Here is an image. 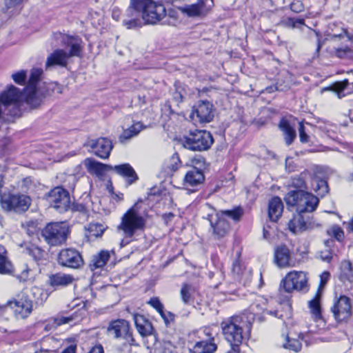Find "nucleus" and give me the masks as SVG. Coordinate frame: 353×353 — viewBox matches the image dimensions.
I'll return each instance as SVG.
<instances>
[{
	"mask_svg": "<svg viewBox=\"0 0 353 353\" xmlns=\"http://www.w3.org/2000/svg\"><path fill=\"white\" fill-rule=\"evenodd\" d=\"M166 16L164 6L153 0H130L123 24L128 29L156 24Z\"/></svg>",
	"mask_w": 353,
	"mask_h": 353,
	"instance_id": "nucleus-1",
	"label": "nucleus"
},
{
	"mask_svg": "<svg viewBox=\"0 0 353 353\" xmlns=\"http://www.w3.org/2000/svg\"><path fill=\"white\" fill-rule=\"evenodd\" d=\"M43 72V70L40 68H34L30 70L23 92L14 85H10L3 92H1V103L13 105L17 108H21L24 104L32 108L39 107L41 104V98L36 90V84L39 81Z\"/></svg>",
	"mask_w": 353,
	"mask_h": 353,
	"instance_id": "nucleus-2",
	"label": "nucleus"
},
{
	"mask_svg": "<svg viewBox=\"0 0 353 353\" xmlns=\"http://www.w3.org/2000/svg\"><path fill=\"white\" fill-rule=\"evenodd\" d=\"M255 316L252 312L231 316L221 323L225 340L230 346L225 353H240L243 341L250 332Z\"/></svg>",
	"mask_w": 353,
	"mask_h": 353,
	"instance_id": "nucleus-3",
	"label": "nucleus"
},
{
	"mask_svg": "<svg viewBox=\"0 0 353 353\" xmlns=\"http://www.w3.org/2000/svg\"><path fill=\"white\" fill-rule=\"evenodd\" d=\"M58 35L62 37L63 44L69 48V52L64 50L57 49L48 55L46 61V69L49 70L55 66L66 67L70 58L73 57H80L82 50L81 39L79 37H70L68 35Z\"/></svg>",
	"mask_w": 353,
	"mask_h": 353,
	"instance_id": "nucleus-4",
	"label": "nucleus"
},
{
	"mask_svg": "<svg viewBox=\"0 0 353 353\" xmlns=\"http://www.w3.org/2000/svg\"><path fill=\"white\" fill-rule=\"evenodd\" d=\"M243 214V209L237 208L233 210L221 211L214 214H208V219L216 238L224 237L230 230V226L225 218L226 216L237 221L240 220Z\"/></svg>",
	"mask_w": 353,
	"mask_h": 353,
	"instance_id": "nucleus-5",
	"label": "nucleus"
},
{
	"mask_svg": "<svg viewBox=\"0 0 353 353\" xmlns=\"http://www.w3.org/2000/svg\"><path fill=\"white\" fill-rule=\"evenodd\" d=\"M284 199L288 206L296 207L298 213L312 212L319 204L316 196L301 190L290 191Z\"/></svg>",
	"mask_w": 353,
	"mask_h": 353,
	"instance_id": "nucleus-6",
	"label": "nucleus"
},
{
	"mask_svg": "<svg viewBox=\"0 0 353 353\" xmlns=\"http://www.w3.org/2000/svg\"><path fill=\"white\" fill-rule=\"evenodd\" d=\"M105 333L113 339L123 340L125 347L136 345L130 324L125 319H118L109 322Z\"/></svg>",
	"mask_w": 353,
	"mask_h": 353,
	"instance_id": "nucleus-7",
	"label": "nucleus"
},
{
	"mask_svg": "<svg viewBox=\"0 0 353 353\" xmlns=\"http://www.w3.org/2000/svg\"><path fill=\"white\" fill-rule=\"evenodd\" d=\"M11 309L17 319H26L32 312V301L29 299L28 296L21 292L12 298L2 306L1 312Z\"/></svg>",
	"mask_w": 353,
	"mask_h": 353,
	"instance_id": "nucleus-8",
	"label": "nucleus"
},
{
	"mask_svg": "<svg viewBox=\"0 0 353 353\" xmlns=\"http://www.w3.org/2000/svg\"><path fill=\"white\" fill-rule=\"evenodd\" d=\"M184 148L194 151L208 150L214 142L211 133L206 130H195L181 140Z\"/></svg>",
	"mask_w": 353,
	"mask_h": 353,
	"instance_id": "nucleus-9",
	"label": "nucleus"
},
{
	"mask_svg": "<svg viewBox=\"0 0 353 353\" xmlns=\"http://www.w3.org/2000/svg\"><path fill=\"white\" fill-rule=\"evenodd\" d=\"M145 224L143 217L132 207L123 215L118 230H121L126 237L131 238L137 230H143Z\"/></svg>",
	"mask_w": 353,
	"mask_h": 353,
	"instance_id": "nucleus-10",
	"label": "nucleus"
},
{
	"mask_svg": "<svg viewBox=\"0 0 353 353\" xmlns=\"http://www.w3.org/2000/svg\"><path fill=\"white\" fill-rule=\"evenodd\" d=\"M69 233V227L67 223H50L42 230V236L46 241L50 245H59L64 243Z\"/></svg>",
	"mask_w": 353,
	"mask_h": 353,
	"instance_id": "nucleus-11",
	"label": "nucleus"
},
{
	"mask_svg": "<svg viewBox=\"0 0 353 353\" xmlns=\"http://www.w3.org/2000/svg\"><path fill=\"white\" fill-rule=\"evenodd\" d=\"M327 39L332 43L336 56L343 58L350 52L346 43L353 40V30L341 28L339 32L330 34Z\"/></svg>",
	"mask_w": 353,
	"mask_h": 353,
	"instance_id": "nucleus-12",
	"label": "nucleus"
},
{
	"mask_svg": "<svg viewBox=\"0 0 353 353\" xmlns=\"http://www.w3.org/2000/svg\"><path fill=\"white\" fill-rule=\"evenodd\" d=\"M31 204V199L24 194L1 196V208L8 212L22 213L27 211Z\"/></svg>",
	"mask_w": 353,
	"mask_h": 353,
	"instance_id": "nucleus-13",
	"label": "nucleus"
},
{
	"mask_svg": "<svg viewBox=\"0 0 353 353\" xmlns=\"http://www.w3.org/2000/svg\"><path fill=\"white\" fill-rule=\"evenodd\" d=\"M47 201L51 207L60 213L67 211L70 204V194L61 187H56L47 195Z\"/></svg>",
	"mask_w": 353,
	"mask_h": 353,
	"instance_id": "nucleus-14",
	"label": "nucleus"
},
{
	"mask_svg": "<svg viewBox=\"0 0 353 353\" xmlns=\"http://www.w3.org/2000/svg\"><path fill=\"white\" fill-rule=\"evenodd\" d=\"M282 285L287 292L303 290L307 288L306 273L302 271H292L282 280Z\"/></svg>",
	"mask_w": 353,
	"mask_h": 353,
	"instance_id": "nucleus-15",
	"label": "nucleus"
},
{
	"mask_svg": "<svg viewBox=\"0 0 353 353\" xmlns=\"http://www.w3.org/2000/svg\"><path fill=\"white\" fill-rule=\"evenodd\" d=\"M190 118L194 123H210L214 118L213 105L208 101H200L192 108Z\"/></svg>",
	"mask_w": 353,
	"mask_h": 353,
	"instance_id": "nucleus-16",
	"label": "nucleus"
},
{
	"mask_svg": "<svg viewBox=\"0 0 353 353\" xmlns=\"http://www.w3.org/2000/svg\"><path fill=\"white\" fill-rule=\"evenodd\" d=\"M352 302L350 298L345 295H341L336 299L331 310L334 319L339 321H345L352 316Z\"/></svg>",
	"mask_w": 353,
	"mask_h": 353,
	"instance_id": "nucleus-17",
	"label": "nucleus"
},
{
	"mask_svg": "<svg viewBox=\"0 0 353 353\" xmlns=\"http://www.w3.org/2000/svg\"><path fill=\"white\" fill-rule=\"evenodd\" d=\"M58 262L64 267L78 268L83 264V259L77 250L68 248L60 252Z\"/></svg>",
	"mask_w": 353,
	"mask_h": 353,
	"instance_id": "nucleus-18",
	"label": "nucleus"
},
{
	"mask_svg": "<svg viewBox=\"0 0 353 353\" xmlns=\"http://www.w3.org/2000/svg\"><path fill=\"white\" fill-rule=\"evenodd\" d=\"M87 145L92 149L96 156L104 159L109 157L113 148L111 141L103 137L88 141Z\"/></svg>",
	"mask_w": 353,
	"mask_h": 353,
	"instance_id": "nucleus-19",
	"label": "nucleus"
},
{
	"mask_svg": "<svg viewBox=\"0 0 353 353\" xmlns=\"http://www.w3.org/2000/svg\"><path fill=\"white\" fill-rule=\"evenodd\" d=\"M213 5V0H198L196 3L185 6L181 10L188 17H196L205 15Z\"/></svg>",
	"mask_w": 353,
	"mask_h": 353,
	"instance_id": "nucleus-20",
	"label": "nucleus"
},
{
	"mask_svg": "<svg viewBox=\"0 0 353 353\" xmlns=\"http://www.w3.org/2000/svg\"><path fill=\"white\" fill-rule=\"evenodd\" d=\"M291 252L286 245H279L274 249V263L281 268L292 266Z\"/></svg>",
	"mask_w": 353,
	"mask_h": 353,
	"instance_id": "nucleus-21",
	"label": "nucleus"
},
{
	"mask_svg": "<svg viewBox=\"0 0 353 353\" xmlns=\"http://www.w3.org/2000/svg\"><path fill=\"white\" fill-rule=\"evenodd\" d=\"M41 78V77L36 84V90L38 92V95L41 98V101L47 96L62 93L63 87L61 85L56 82L43 83L41 84L40 83Z\"/></svg>",
	"mask_w": 353,
	"mask_h": 353,
	"instance_id": "nucleus-22",
	"label": "nucleus"
},
{
	"mask_svg": "<svg viewBox=\"0 0 353 353\" xmlns=\"http://www.w3.org/2000/svg\"><path fill=\"white\" fill-rule=\"evenodd\" d=\"M74 281L72 275L63 272L51 274L49 276L48 284L54 289L65 288L71 285Z\"/></svg>",
	"mask_w": 353,
	"mask_h": 353,
	"instance_id": "nucleus-23",
	"label": "nucleus"
},
{
	"mask_svg": "<svg viewBox=\"0 0 353 353\" xmlns=\"http://www.w3.org/2000/svg\"><path fill=\"white\" fill-rule=\"evenodd\" d=\"M206 335L208 336V340L196 342L190 349L192 353H213L216 350L217 346L213 342L214 338L208 333Z\"/></svg>",
	"mask_w": 353,
	"mask_h": 353,
	"instance_id": "nucleus-24",
	"label": "nucleus"
},
{
	"mask_svg": "<svg viewBox=\"0 0 353 353\" xmlns=\"http://www.w3.org/2000/svg\"><path fill=\"white\" fill-rule=\"evenodd\" d=\"M133 319L136 328L141 336H145L152 334L153 327L152 323L143 315L134 314H133Z\"/></svg>",
	"mask_w": 353,
	"mask_h": 353,
	"instance_id": "nucleus-25",
	"label": "nucleus"
},
{
	"mask_svg": "<svg viewBox=\"0 0 353 353\" xmlns=\"http://www.w3.org/2000/svg\"><path fill=\"white\" fill-rule=\"evenodd\" d=\"M205 179L203 172L196 168L188 171L184 177V185L188 187H194L201 184Z\"/></svg>",
	"mask_w": 353,
	"mask_h": 353,
	"instance_id": "nucleus-26",
	"label": "nucleus"
},
{
	"mask_svg": "<svg viewBox=\"0 0 353 353\" xmlns=\"http://www.w3.org/2000/svg\"><path fill=\"white\" fill-rule=\"evenodd\" d=\"M283 210V204L281 199L275 196L269 202L268 216L272 221L276 222L281 216Z\"/></svg>",
	"mask_w": 353,
	"mask_h": 353,
	"instance_id": "nucleus-27",
	"label": "nucleus"
},
{
	"mask_svg": "<svg viewBox=\"0 0 353 353\" xmlns=\"http://www.w3.org/2000/svg\"><path fill=\"white\" fill-rule=\"evenodd\" d=\"M84 165L89 172L97 175L101 174L105 171L112 170V165L103 164L91 158L85 159Z\"/></svg>",
	"mask_w": 353,
	"mask_h": 353,
	"instance_id": "nucleus-28",
	"label": "nucleus"
},
{
	"mask_svg": "<svg viewBox=\"0 0 353 353\" xmlns=\"http://www.w3.org/2000/svg\"><path fill=\"white\" fill-rule=\"evenodd\" d=\"M112 170H114L118 174L128 178V183L130 184L134 183L138 179V176L135 171L128 163L112 166Z\"/></svg>",
	"mask_w": 353,
	"mask_h": 353,
	"instance_id": "nucleus-29",
	"label": "nucleus"
},
{
	"mask_svg": "<svg viewBox=\"0 0 353 353\" xmlns=\"http://www.w3.org/2000/svg\"><path fill=\"white\" fill-rule=\"evenodd\" d=\"M303 214L297 212L288 222V228L294 234L301 232L307 229L306 222Z\"/></svg>",
	"mask_w": 353,
	"mask_h": 353,
	"instance_id": "nucleus-30",
	"label": "nucleus"
},
{
	"mask_svg": "<svg viewBox=\"0 0 353 353\" xmlns=\"http://www.w3.org/2000/svg\"><path fill=\"white\" fill-rule=\"evenodd\" d=\"M279 128L284 134V139L287 145H290L292 143L294 139L296 138V132L294 128L290 125L288 121L282 120L280 122Z\"/></svg>",
	"mask_w": 353,
	"mask_h": 353,
	"instance_id": "nucleus-31",
	"label": "nucleus"
},
{
	"mask_svg": "<svg viewBox=\"0 0 353 353\" xmlns=\"http://www.w3.org/2000/svg\"><path fill=\"white\" fill-rule=\"evenodd\" d=\"M143 129V126L141 123H134L129 128L123 130V133L119 137L120 141L123 143L125 141L137 136Z\"/></svg>",
	"mask_w": 353,
	"mask_h": 353,
	"instance_id": "nucleus-32",
	"label": "nucleus"
},
{
	"mask_svg": "<svg viewBox=\"0 0 353 353\" xmlns=\"http://www.w3.org/2000/svg\"><path fill=\"white\" fill-rule=\"evenodd\" d=\"M110 258V253L108 251H101L98 254L92 256L90 266L94 269L103 267Z\"/></svg>",
	"mask_w": 353,
	"mask_h": 353,
	"instance_id": "nucleus-33",
	"label": "nucleus"
},
{
	"mask_svg": "<svg viewBox=\"0 0 353 353\" xmlns=\"http://www.w3.org/2000/svg\"><path fill=\"white\" fill-rule=\"evenodd\" d=\"M309 307L315 321L321 319L320 295L319 293H316L314 298L309 302Z\"/></svg>",
	"mask_w": 353,
	"mask_h": 353,
	"instance_id": "nucleus-34",
	"label": "nucleus"
},
{
	"mask_svg": "<svg viewBox=\"0 0 353 353\" xmlns=\"http://www.w3.org/2000/svg\"><path fill=\"white\" fill-rule=\"evenodd\" d=\"M341 279L353 281V268L349 261L342 263L341 266Z\"/></svg>",
	"mask_w": 353,
	"mask_h": 353,
	"instance_id": "nucleus-35",
	"label": "nucleus"
},
{
	"mask_svg": "<svg viewBox=\"0 0 353 353\" xmlns=\"http://www.w3.org/2000/svg\"><path fill=\"white\" fill-rule=\"evenodd\" d=\"M314 183L313 189L319 196H323L328 192V185L326 181L323 179L314 180Z\"/></svg>",
	"mask_w": 353,
	"mask_h": 353,
	"instance_id": "nucleus-36",
	"label": "nucleus"
},
{
	"mask_svg": "<svg viewBox=\"0 0 353 353\" xmlns=\"http://www.w3.org/2000/svg\"><path fill=\"white\" fill-rule=\"evenodd\" d=\"M6 251L1 253V274H11L14 270L13 265L6 256Z\"/></svg>",
	"mask_w": 353,
	"mask_h": 353,
	"instance_id": "nucleus-37",
	"label": "nucleus"
},
{
	"mask_svg": "<svg viewBox=\"0 0 353 353\" xmlns=\"http://www.w3.org/2000/svg\"><path fill=\"white\" fill-rule=\"evenodd\" d=\"M301 343L299 340L293 339L291 336H288L287 341L283 344V347L289 349L294 352H299L301 349Z\"/></svg>",
	"mask_w": 353,
	"mask_h": 353,
	"instance_id": "nucleus-38",
	"label": "nucleus"
},
{
	"mask_svg": "<svg viewBox=\"0 0 353 353\" xmlns=\"http://www.w3.org/2000/svg\"><path fill=\"white\" fill-rule=\"evenodd\" d=\"M104 227L103 225L97 223H92L88 225V231L90 236L94 237L101 236L104 232Z\"/></svg>",
	"mask_w": 353,
	"mask_h": 353,
	"instance_id": "nucleus-39",
	"label": "nucleus"
},
{
	"mask_svg": "<svg viewBox=\"0 0 353 353\" xmlns=\"http://www.w3.org/2000/svg\"><path fill=\"white\" fill-rule=\"evenodd\" d=\"M181 162L177 153L173 154L167 163V167L171 172L176 171L181 167Z\"/></svg>",
	"mask_w": 353,
	"mask_h": 353,
	"instance_id": "nucleus-40",
	"label": "nucleus"
},
{
	"mask_svg": "<svg viewBox=\"0 0 353 353\" xmlns=\"http://www.w3.org/2000/svg\"><path fill=\"white\" fill-rule=\"evenodd\" d=\"M193 289L191 285L188 284H183L181 289V297L183 302L185 304L188 303L192 298V292Z\"/></svg>",
	"mask_w": 353,
	"mask_h": 353,
	"instance_id": "nucleus-41",
	"label": "nucleus"
},
{
	"mask_svg": "<svg viewBox=\"0 0 353 353\" xmlns=\"http://www.w3.org/2000/svg\"><path fill=\"white\" fill-rule=\"evenodd\" d=\"M327 234L339 241H342L344 238L343 230L338 225L332 226L327 230Z\"/></svg>",
	"mask_w": 353,
	"mask_h": 353,
	"instance_id": "nucleus-42",
	"label": "nucleus"
},
{
	"mask_svg": "<svg viewBox=\"0 0 353 353\" xmlns=\"http://www.w3.org/2000/svg\"><path fill=\"white\" fill-rule=\"evenodd\" d=\"M154 353H177L175 347L169 341H165L156 347Z\"/></svg>",
	"mask_w": 353,
	"mask_h": 353,
	"instance_id": "nucleus-43",
	"label": "nucleus"
},
{
	"mask_svg": "<svg viewBox=\"0 0 353 353\" xmlns=\"http://www.w3.org/2000/svg\"><path fill=\"white\" fill-rule=\"evenodd\" d=\"M349 85L348 80L345 79L342 81H338L334 83L332 87L327 88L325 90H332L334 92H337L338 96L339 98H341V92H343Z\"/></svg>",
	"mask_w": 353,
	"mask_h": 353,
	"instance_id": "nucleus-44",
	"label": "nucleus"
},
{
	"mask_svg": "<svg viewBox=\"0 0 353 353\" xmlns=\"http://www.w3.org/2000/svg\"><path fill=\"white\" fill-rule=\"evenodd\" d=\"M11 77L17 84L23 85L26 83L27 71L23 70H19L13 73Z\"/></svg>",
	"mask_w": 353,
	"mask_h": 353,
	"instance_id": "nucleus-45",
	"label": "nucleus"
},
{
	"mask_svg": "<svg viewBox=\"0 0 353 353\" xmlns=\"http://www.w3.org/2000/svg\"><path fill=\"white\" fill-rule=\"evenodd\" d=\"M23 1V0H5L6 8L9 15L13 13L14 8L21 3Z\"/></svg>",
	"mask_w": 353,
	"mask_h": 353,
	"instance_id": "nucleus-46",
	"label": "nucleus"
},
{
	"mask_svg": "<svg viewBox=\"0 0 353 353\" xmlns=\"http://www.w3.org/2000/svg\"><path fill=\"white\" fill-rule=\"evenodd\" d=\"M28 252L31 255L35 260H39L42 258L43 252L41 249L36 246H32L28 249Z\"/></svg>",
	"mask_w": 353,
	"mask_h": 353,
	"instance_id": "nucleus-47",
	"label": "nucleus"
},
{
	"mask_svg": "<svg viewBox=\"0 0 353 353\" xmlns=\"http://www.w3.org/2000/svg\"><path fill=\"white\" fill-rule=\"evenodd\" d=\"M52 319L56 325L59 326L63 324L69 323L73 320V318L72 316H57L54 317Z\"/></svg>",
	"mask_w": 353,
	"mask_h": 353,
	"instance_id": "nucleus-48",
	"label": "nucleus"
},
{
	"mask_svg": "<svg viewBox=\"0 0 353 353\" xmlns=\"http://www.w3.org/2000/svg\"><path fill=\"white\" fill-rule=\"evenodd\" d=\"M184 90L181 88H176L173 93V99L176 103H181L183 101L184 97Z\"/></svg>",
	"mask_w": 353,
	"mask_h": 353,
	"instance_id": "nucleus-49",
	"label": "nucleus"
},
{
	"mask_svg": "<svg viewBox=\"0 0 353 353\" xmlns=\"http://www.w3.org/2000/svg\"><path fill=\"white\" fill-rule=\"evenodd\" d=\"M299 138H300L301 142H302V143L308 142L309 137L305 132L304 125L301 122L299 123Z\"/></svg>",
	"mask_w": 353,
	"mask_h": 353,
	"instance_id": "nucleus-50",
	"label": "nucleus"
},
{
	"mask_svg": "<svg viewBox=\"0 0 353 353\" xmlns=\"http://www.w3.org/2000/svg\"><path fill=\"white\" fill-rule=\"evenodd\" d=\"M149 304L155 308L158 312H162L163 305L157 298L151 299L149 301Z\"/></svg>",
	"mask_w": 353,
	"mask_h": 353,
	"instance_id": "nucleus-51",
	"label": "nucleus"
},
{
	"mask_svg": "<svg viewBox=\"0 0 353 353\" xmlns=\"http://www.w3.org/2000/svg\"><path fill=\"white\" fill-rule=\"evenodd\" d=\"M292 185L296 187V188H303L304 185H305V182L303 181V179L300 177V176H298V177H296V178H294L293 180H292Z\"/></svg>",
	"mask_w": 353,
	"mask_h": 353,
	"instance_id": "nucleus-52",
	"label": "nucleus"
},
{
	"mask_svg": "<svg viewBox=\"0 0 353 353\" xmlns=\"http://www.w3.org/2000/svg\"><path fill=\"white\" fill-rule=\"evenodd\" d=\"M330 273L328 272H324L320 275V286L323 287L330 278Z\"/></svg>",
	"mask_w": 353,
	"mask_h": 353,
	"instance_id": "nucleus-53",
	"label": "nucleus"
},
{
	"mask_svg": "<svg viewBox=\"0 0 353 353\" xmlns=\"http://www.w3.org/2000/svg\"><path fill=\"white\" fill-rule=\"evenodd\" d=\"M163 319L164 320L165 324H168L170 321H172L174 319V316L170 312H168L165 314L163 311V309L162 310V312H159Z\"/></svg>",
	"mask_w": 353,
	"mask_h": 353,
	"instance_id": "nucleus-54",
	"label": "nucleus"
},
{
	"mask_svg": "<svg viewBox=\"0 0 353 353\" xmlns=\"http://www.w3.org/2000/svg\"><path fill=\"white\" fill-rule=\"evenodd\" d=\"M232 271L236 274H240L241 273V269L239 261L236 260L233 262Z\"/></svg>",
	"mask_w": 353,
	"mask_h": 353,
	"instance_id": "nucleus-55",
	"label": "nucleus"
},
{
	"mask_svg": "<svg viewBox=\"0 0 353 353\" xmlns=\"http://www.w3.org/2000/svg\"><path fill=\"white\" fill-rule=\"evenodd\" d=\"M303 6L302 4L299 2L294 3L291 5V9L296 12H299L302 10Z\"/></svg>",
	"mask_w": 353,
	"mask_h": 353,
	"instance_id": "nucleus-56",
	"label": "nucleus"
},
{
	"mask_svg": "<svg viewBox=\"0 0 353 353\" xmlns=\"http://www.w3.org/2000/svg\"><path fill=\"white\" fill-rule=\"evenodd\" d=\"M321 258L323 261L329 262L332 259V255H331L330 251L326 250L324 255H323V254L321 255Z\"/></svg>",
	"mask_w": 353,
	"mask_h": 353,
	"instance_id": "nucleus-57",
	"label": "nucleus"
},
{
	"mask_svg": "<svg viewBox=\"0 0 353 353\" xmlns=\"http://www.w3.org/2000/svg\"><path fill=\"white\" fill-rule=\"evenodd\" d=\"M89 353H103V348L102 345H97L90 351Z\"/></svg>",
	"mask_w": 353,
	"mask_h": 353,
	"instance_id": "nucleus-58",
	"label": "nucleus"
},
{
	"mask_svg": "<svg viewBox=\"0 0 353 353\" xmlns=\"http://www.w3.org/2000/svg\"><path fill=\"white\" fill-rule=\"evenodd\" d=\"M292 26L294 28L297 27L298 25L303 26L304 25V20L301 19H292Z\"/></svg>",
	"mask_w": 353,
	"mask_h": 353,
	"instance_id": "nucleus-59",
	"label": "nucleus"
},
{
	"mask_svg": "<svg viewBox=\"0 0 353 353\" xmlns=\"http://www.w3.org/2000/svg\"><path fill=\"white\" fill-rule=\"evenodd\" d=\"M76 346L70 345L65 349L62 353H75Z\"/></svg>",
	"mask_w": 353,
	"mask_h": 353,
	"instance_id": "nucleus-60",
	"label": "nucleus"
},
{
	"mask_svg": "<svg viewBox=\"0 0 353 353\" xmlns=\"http://www.w3.org/2000/svg\"><path fill=\"white\" fill-rule=\"evenodd\" d=\"M19 278L21 281H26L28 278V270L23 271Z\"/></svg>",
	"mask_w": 353,
	"mask_h": 353,
	"instance_id": "nucleus-61",
	"label": "nucleus"
},
{
	"mask_svg": "<svg viewBox=\"0 0 353 353\" xmlns=\"http://www.w3.org/2000/svg\"><path fill=\"white\" fill-rule=\"evenodd\" d=\"M270 232L269 231L265 228H263V237L264 239H268L270 238Z\"/></svg>",
	"mask_w": 353,
	"mask_h": 353,
	"instance_id": "nucleus-62",
	"label": "nucleus"
},
{
	"mask_svg": "<svg viewBox=\"0 0 353 353\" xmlns=\"http://www.w3.org/2000/svg\"><path fill=\"white\" fill-rule=\"evenodd\" d=\"M333 243L332 240L328 239L325 241L324 243L327 248H330Z\"/></svg>",
	"mask_w": 353,
	"mask_h": 353,
	"instance_id": "nucleus-63",
	"label": "nucleus"
},
{
	"mask_svg": "<svg viewBox=\"0 0 353 353\" xmlns=\"http://www.w3.org/2000/svg\"><path fill=\"white\" fill-rule=\"evenodd\" d=\"M349 228H350V230L353 232V219H352L351 222L349 223Z\"/></svg>",
	"mask_w": 353,
	"mask_h": 353,
	"instance_id": "nucleus-64",
	"label": "nucleus"
}]
</instances>
